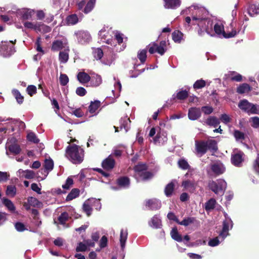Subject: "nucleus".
<instances>
[{
  "label": "nucleus",
  "instance_id": "obj_50",
  "mask_svg": "<svg viewBox=\"0 0 259 259\" xmlns=\"http://www.w3.org/2000/svg\"><path fill=\"white\" fill-rule=\"evenodd\" d=\"M206 85V82L202 79L196 80L193 84V88L195 90L200 89L204 88Z\"/></svg>",
  "mask_w": 259,
  "mask_h": 259
},
{
  "label": "nucleus",
  "instance_id": "obj_6",
  "mask_svg": "<svg viewBox=\"0 0 259 259\" xmlns=\"http://www.w3.org/2000/svg\"><path fill=\"white\" fill-rule=\"evenodd\" d=\"M214 30L217 34H222L224 37L227 38L234 37L237 34V31L235 29H233L232 31L229 33L225 32L223 25L218 23L214 25Z\"/></svg>",
  "mask_w": 259,
  "mask_h": 259
},
{
  "label": "nucleus",
  "instance_id": "obj_16",
  "mask_svg": "<svg viewBox=\"0 0 259 259\" xmlns=\"http://www.w3.org/2000/svg\"><path fill=\"white\" fill-rule=\"evenodd\" d=\"M164 7L165 9H176L181 4V0H164Z\"/></svg>",
  "mask_w": 259,
  "mask_h": 259
},
{
  "label": "nucleus",
  "instance_id": "obj_34",
  "mask_svg": "<svg viewBox=\"0 0 259 259\" xmlns=\"http://www.w3.org/2000/svg\"><path fill=\"white\" fill-rule=\"evenodd\" d=\"M248 14L251 16L259 13V4H251L248 9Z\"/></svg>",
  "mask_w": 259,
  "mask_h": 259
},
{
  "label": "nucleus",
  "instance_id": "obj_41",
  "mask_svg": "<svg viewBox=\"0 0 259 259\" xmlns=\"http://www.w3.org/2000/svg\"><path fill=\"white\" fill-rule=\"evenodd\" d=\"M52 30L51 27L44 24V23H40L37 24L36 31H38L44 33L50 32Z\"/></svg>",
  "mask_w": 259,
  "mask_h": 259
},
{
  "label": "nucleus",
  "instance_id": "obj_26",
  "mask_svg": "<svg viewBox=\"0 0 259 259\" xmlns=\"http://www.w3.org/2000/svg\"><path fill=\"white\" fill-rule=\"evenodd\" d=\"M207 145V150H210L213 153L216 152L218 150L217 142L214 140H209L206 141Z\"/></svg>",
  "mask_w": 259,
  "mask_h": 259
},
{
  "label": "nucleus",
  "instance_id": "obj_46",
  "mask_svg": "<svg viewBox=\"0 0 259 259\" xmlns=\"http://www.w3.org/2000/svg\"><path fill=\"white\" fill-rule=\"evenodd\" d=\"M137 57L140 60L142 64H144L147 59V50L143 49L139 51L138 53Z\"/></svg>",
  "mask_w": 259,
  "mask_h": 259
},
{
  "label": "nucleus",
  "instance_id": "obj_52",
  "mask_svg": "<svg viewBox=\"0 0 259 259\" xmlns=\"http://www.w3.org/2000/svg\"><path fill=\"white\" fill-rule=\"evenodd\" d=\"M68 220V214L66 212H64L61 214L58 218V221L60 224L64 225Z\"/></svg>",
  "mask_w": 259,
  "mask_h": 259
},
{
  "label": "nucleus",
  "instance_id": "obj_60",
  "mask_svg": "<svg viewBox=\"0 0 259 259\" xmlns=\"http://www.w3.org/2000/svg\"><path fill=\"white\" fill-rule=\"evenodd\" d=\"M87 250V246L86 244L82 242H79L78 243V245L76 248V251L77 252H82L85 251Z\"/></svg>",
  "mask_w": 259,
  "mask_h": 259
},
{
  "label": "nucleus",
  "instance_id": "obj_29",
  "mask_svg": "<svg viewBox=\"0 0 259 259\" xmlns=\"http://www.w3.org/2000/svg\"><path fill=\"white\" fill-rule=\"evenodd\" d=\"M170 235H171V238L174 240H175L178 242H179L182 241V240H183L182 236L178 232L177 227H174L172 229V230L170 232Z\"/></svg>",
  "mask_w": 259,
  "mask_h": 259
},
{
  "label": "nucleus",
  "instance_id": "obj_24",
  "mask_svg": "<svg viewBox=\"0 0 259 259\" xmlns=\"http://www.w3.org/2000/svg\"><path fill=\"white\" fill-rule=\"evenodd\" d=\"M175 185L173 181L170 182L166 185L164 189V193L167 197H169L171 196L175 189Z\"/></svg>",
  "mask_w": 259,
  "mask_h": 259
},
{
  "label": "nucleus",
  "instance_id": "obj_58",
  "mask_svg": "<svg viewBox=\"0 0 259 259\" xmlns=\"http://www.w3.org/2000/svg\"><path fill=\"white\" fill-rule=\"evenodd\" d=\"M73 184V179L70 177H68L66 181L65 184L62 185V188L64 189H69Z\"/></svg>",
  "mask_w": 259,
  "mask_h": 259
},
{
  "label": "nucleus",
  "instance_id": "obj_63",
  "mask_svg": "<svg viewBox=\"0 0 259 259\" xmlns=\"http://www.w3.org/2000/svg\"><path fill=\"white\" fill-rule=\"evenodd\" d=\"M9 177L10 175L7 172L0 171V183L6 182Z\"/></svg>",
  "mask_w": 259,
  "mask_h": 259
},
{
  "label": "nucleus",
  "instance_id": "obj_3",
  "mask_svg": "<svg viewBox=\"0 0 259 259\" xmlns=\"http://www.w3.org/2000/svg\"><path fill=\"white\" fill-rule=\"evenodd\" d=\"M166 42L165 40H162L159 44H157L155 42H152L147 46L148 52L150 54H153L157 53L160 55H163L166 51Z\"/></svg>",
  "mask_w": 259,
  "mask_h": 259
},
{
  "label": "nucleus",
  "instance_id": "obj_27",
  "mask_svg": "<svg viewBox=\"0 0 259 259\" xmlns=\"http://www.w3.org/2000/svg\"><path fill=\"white\" fill-rule=\"evenodd\" d=\"M127 237V232L126 230L121 229L120 233V243L122 249L125 247V242Z\"/></svg>",
  "mask_w": 259,
  "mask_h": 259
},
{
  "label": "nucleus",
  "instance_id": "obj_64",
  "mask_svg": "<svg viewBox=\"0 0 259 259\" xmlns=\"http://www.w3.org/2000/svg\"><path fill=\"white\" fill-rule=\"evenodd\" d=\"M76 94L80 97L84 96L86 95L87 92L83 87H78L76 90Z\"/></svg>",
  "mask_w": 259,
  "mask_h": 259
},
{
  "label": "nucleus",
  "instance_id": "obj_56",
  "mask_svg": "<svg viewBox=\"0 0 259 259\" xmlns=\"http://www.w3.org/2000/svg\"><path fill=\"white\" fill-rule=\"evenodd\" d=\"M23 173H25L24 177L27 179H33L35 177V173L33 170L27 169L25 170H22Z\"/></svg>",
  "mask_w": 259,
  "mask_h": 259
},
{
  "label": "nucleus",
  "instance_id": "obj_23",
  "mask_svg": "<svg viewBox=\"0 0 259 259\" xmlns=\"http://www.w3.org/2000/svg\"><path fill=\"white\" fill-rule=\"evenodd\" d=\"M2 201L3 204L8 208V209L12 212L15 211L16 207L11 200L4 197L2 198Z\"/></svg>",
  "mask_w": 259,
  "mask_h": 259
},
{
  "label": "nucleus",
  "instance_id": "obj_19",
  "mask_svg": "<svg viewBox=\"0 0 259 259\" xmlns=\"http://www.w3.org/2000/svg\"><path fill=\"white\" fill-rule=\"evenodd\" d=\"M77 78L78 80L82 84L89 82L91 79V76L84 72H79L77 74Z\"/></svg>",
  "mask_w": 259,
  "mask_h": 259
},
{
  "label": "nucleus",
  "instance_id": "obj_59",
  "mask_svg": "<svg viewBox=\"0 0 259 259\" xmlns=\"http://www.w3.org/2000/svg\"><path fill=\"white\" fill-rule=\"evenodd\" d=\"M201 112H202L206 115H209L213 112V108L210 106H202L200 109Z\"/></svg>",
  "mask_w": 259,
  "mask_h": 259
},
{
  "label": "nucleus",
  "instance_id": "obj_10",
  "mask_svg": "<svg viewBox=\"0 0 259 259\" xmlns=\"http://www.w3.org/2000/svg\"><path fill=\"white\" fill-rule=\"evenodd\" d=\"M115 165V161L113 158L112 155H109L102 162V167L104 169L107 171L111 170L114 167Z\"/></svg>",
  "mask_w": 259,
  "mask_h": 259
},
{
  "label": "nucleus",
  "instance_id": "obj_39",
  "mask_svg": "<svg viewBox=\"0 0 259 259\" xmlns=\"http://www.w3.org/2000/svg\"><path fill=\"white\" fill-rule=\"evenodd\" d=\"M250 91V87L247 84L244 83L240 85L237 89V92L239 94H243Z\"/></svg>",
  "mask_w": 259,
  "mask_h": 259
},
{
  "label": "nucleus",
  "instance_id": "obj_4",
  "mask_svg": "<svg viewBox=\"0 0 259 259\" xmlns=\"http://www.w3.org/2000/svg\"><path fill=\"white\" fill-rule=\"evenodd\" d=\"M208 186L210 190L215 194H219L220 193H224L227 186L226 182L222 179H219L217 182L214 181H209Z\"/></svg>",
  "mask_w": 259,
  "mask_h": 259
},
{
  "label": "nucleus",
  "instance_id": "obj_1",
  "mask_svg": "<svg viewBox=\"0 0 259 259\" xmlns=\"http://www.w3.org/2000/svg\"><path fill=\"white\" fill-rule=\"evenodd\" d=\"M66 157L74 164H80L84 158V151L79 146L72 144L66 149Z\"/></svg>",
  "mask_w": 259,
  "mask_h": 259
},
{
  "label": "nucleus",
  "instance_id": "obj_7",
  "mask_svg": "<svg viewBox=\"0 0 259 259\" xmlns=\"http://www.w3.org/2000/svg\"><path fill=\"white\" fill-rule=\"evenodd\" d=\"M244 153L241 151H239L236 153L232 154L231 158L232 163L235 166H240L241 163L244 161Z\"/></svg>",
  "mask_w": 259,
  "mask_h": 259
},
{
  "label": "nucleus",
  "instance_id": "obj_18",
  "mask_svg": "<svg viewBox=\"0 0 259 259\" xmlns=\"http://www.w3.org/2000/svg\"><path fill=\"white\" fill-rule=\"evenodd\" d=\"M148 169V166L146 163L139 162L137 165H135L133 167V170L135 172V177H137L139 174H141L144 170Z\"/></svg>",
  "mask_w": 259,
  "mask_h": 259
},
{
  "label": "nucleus",
  "instance_id": "obj_49",
  "mask_svg": "<svg viewBox=\"0 0 259 259\" xmlns=\"http://www.w3.org/2000/svg\"><path fill=\"white\" fill-rule=\"evenodd\" d=\"M63 47V42L61 40H57L53 42L51 49L53 51H59L62 49Z\"/></svg>",
  "mask_w": 259,
  "mask_h": 259
},
{
  "label": "nucleus",
  "instance_id": "obj_45",
  "mask_svg": "<svg viewBox=\"0 0 259 259\" xmlns=\"http://www.w3.org/2000/svg\"><path fill=\"white\" fill-rule=\"evenodd\" d=\"M91 83L93 87H98L102 83V78L100 75L93 76L91 79Z\"/></svg>",
  "mask_w": 259,
  "mask_h": 259
},
{
  "label": "nucleus",
  "instance_id": "obj_12",
  "mask_svg": "<svg viewBox=\"0 0 259 259\" xmlns=\"http://www.w3.org/2000/svg\"><path fill=\"white\" fill-rule=\"evenodd\" d=\"M201 111L200 108L191 107L189 109L188 116L189 119L195 120L200 117Z\"/></svg>",
  "mask_w": 259,
  "mask_h": 259
},
{
  "label": "nucleus",
  "instance_id": "obj_2",
  "mask_svg": "<svg viewBox=\"0 0 259 259\" xmlns=\"http://www.w3.org/2000/svg\"><path fill=\"white\" fill-rule=\"evenodd\" d=\"M238 107L248 115L259 114V105L250 103L246 99L239 102Z\"/></svg>",
  "mask_w": 259,
  "mask_h": 259
},
{
  "label": "nucleus",
  "instance_id": "obj_11",
  "mask_svg": "<svg viewBox=\"0 0 259 259\" xmlns=\"http://www.w3.org/2000/svg\"><path fill=\"white\" fill-rule=\"evenodd\" d=\"M231 225V228L233 226V222L230 219H227L223 221V228L221 231L219 236L224 239L229 235V226Z\"/></svg>",
  "mask_w": 259,
  "mask_h": 259
},
{
  "label": "nucleus",
  "instance_id": "obj_28",
  "mask_svg": "<svg viewBox=\"0 0 259 259\" xmlns=\"http://www.w3.org/2000/svg\"><path fill=\"white\" fill-rule=\"evenodd\" d=\"M80 191L77 188H73L68 194L66 198V201H69L76 198L79 196Z\"/></svg>",
  "mask_w": 259,
  "mask_h": 259
},
{
  "label": "nucleus",
  "instance_id": "obj_20",
  "mask_svg": "<svg viewBox=\"0 0 259 259\" xmlns=\"http://www.w3.org/2000/svg\"><path fill=\"white\" fill-rule=\"evenodd\" d=\"M154 176L153 174L149 171L144 170L141 174H139L137 177H135L136 178H139L142 181H147L150 179H151Z\"/></svg>",
  "mask_w": 259,
  "mask_h": 259
},
{
  "label": "nucleus",
  "instance_id": "obj_47",
  "mask_svg": "<svg viewBox=\"0 0 259 259\" xmlns=\"http://www.w3.org/2000/svg\"><path fill=\"white\" fill-rule=\"evenodd\" d=\"M233 136L236 141H242L245 138L244 133L238 130H234V133H233Z\"/></svg>",
  "mask_w": 259,
  "mask_h": 259
},
{
  "label": "nucleus",
  "instance_id": "obj_5",
  "mask_svg": "<svg viewBox=\"0 0 259 259\" xmlns=\"http://www.w3.org/2000/svg\"><path fill=\"white\" fill-rule=\"evenodd\" d=\"M96 0H81L76 4L77 8L85 14L90 13L94 8Z\"/></svg>",
  "mask_w": 259,
  "mask_h": 259
},
{
  "label": "nucleus",
  "instance_id": "obj_42",
  "mask_svg": "<svg viewBox=\"0 0 259 259\" xmlns=\"http://www.w3.org/2000/svg\"><path fill=\"white\" fill-rule=\"evenodd\" d=\"M13 95L15 97L18 104H21L24 101V97L21 95L20 92L17 89L12 90Z\"/></svg>",
  "mask_w": 259,
  "mask_h": 259
},
{
  "label": "nucleus",
  "instance_id": "obj_38",
  "mask_svg": "<svg viewBox=\"0 0 259 259\" xmlns=\"http://www.w3.org/2000/svg\"><path fill=\"white\" fill-rule=\"evenodd\" d=\"M82 209L83 212H84L86 213L88 217L91 215L93 211V208L90 205L89 200L85 201L83 203L82 205Z\"/></svg>",
  "mask_w": 259,
  "mask_h": 259
},
{
  "label": "nucleus",
  "instance_id": "obj_30",
  "mask_svg": "<svg viewBox=\"0 0 259 259\" xmlns=\"http://www.w3.org/2000/svg\"><path fill=\"white\" fill-rule=\"evenodd\" d=\"M197 222V220L195 217H187L183 219L181 222H179V224L187 227L191 224H194Z\"/></svg>",
  "mask_w": 259,
  "mask_h": 259
},
{
  "label": "nucleus",
  "instance_id": "obj_14",
  "mask_svg": "<svg viewBox=\"0 0 259 259\" xmlns=\"http://www.w3.org/2000/svg\"><path fill=\"white\" fill-rule=\"evenodd\" d=\"M195 146L197 152L201 155H204L207 151V145L206 141H196Z\"/></svg>",
  "mask_w": 259,
  "mask_h": 259
},
{
  "label": "nucleus",
  "instance_id": "obj_15",
  "mask_svg": "<svg viewBox=\"0 0 259 259\" xmlns=\"http://www.w3.org/2000/svg\"><path fill=\"white\" fill-rule=\"evenodd\" d=\"M182 187H183L185 190L193 193L195 190L196 184L194 181L187 180L182 182Z\"/></svg>",
  "mask_w": 259,
  "mask_h": 259
},
{
  "label": "nucleus",
  "instance_id": "obj_22",
  "mask_svg": "<svg viewBox=\"0 0 259 259\" xmlns=\"http://www.w3.org/2000/svg\"><path fill=\"white\" fill-rule=\"evenodd\" d=\"M207 125L216 127L220 123V120L215 116H209L205 121Z\"/></svg>",
  "mask_w": 259,
  "mask_h": 259
},
{
  "label": "nucleus",
  "instance_id": "obj_44",
  "mask_svg": "<svg viewBox=\"0 0 259 259\" xmlns=\"http://www.w3.org/2000/svg\"><path fill=\"white\" fill-rule=\"evenodd\" d=\"M68 107L71 110V113L77 117H81L83 116L84 113L80 108L74 109L71 107L69 103L68 104Z\"/></svg>",
  "mask_w": 259,
  "mask_h": 259
},
{
  "label": "nucleus",
  "instance_id": "obj_13",
  "mask_svg": "<svg viewBox=\"0 0 259 259\" xmlns=\"http://www.w3.org/2000/svg\"><path fill=\"white\" fill-rule=\"evenodd\" d=\"M116 182L119 187L124 189L129 188L131 183L130 178L126 176L119 177Z\"/></svg>",
  "mask_w": 259,
  "mask_h": 259
},
{
  "label": "nucleus",
  "instance_id": "obj_33",
  "mask_svg": "<svg viewBox=\"0 0 259 259\" xmlns=\"http://www.w3.org/2000/svg\"><path fill=\"white\" fill-rule=\"evenodd\" d=\"M150 225L156 229L159 228L161 226V221L156 215H154L149 223Z\"/></svg>",
  "mask_w": 259,
  "mask_h": 259
},
{
  "label": "nucleus",
  "instance_id": "obj_48",
  "mask_svg": "<svg viewBox=\"0 0 259 259\" xmlns=\"http://www.w3.org/2000/svg\"><path fill=\"white\" fill-rule=\"evenodd\" d=\"M44 166L47 170L51 171L54 167L53 160L51 158L46 159L44 162Z\"/></svg>",
  "mask_w": 259,
  "mask_h": 259
},
{
  "label": "nucleus",
  "instance_id": "obj_51",
  "mask_svg": "<svg viewBox=\"0 0 259 259\" xmlns=\"http://www.w3.org/2000/svg\"><path fill=\"white\" fill-rule=\"evenodd\" d=\"M27 139L28 141L37 144L39 142V140L36 137L35 134L33 132H30L27 135Z\"/></svg>",
  "mask_w": 259,
  "mask_h": 259
},
{
  "label": "nucleus",
  "instance_id": "obj_31",
  "mask_svg": "<svg viewBox=\"0 0 259 259\" xmlns=\"http://www.w3.org/2000/svg\"><path fill=\"white\" fill-rule=\"evenodd\" d=\"M68 52V49L67 50H65L63 51L60 52L59 59L61 63H65L68 61L69 59Z\"/></svg>",
  "mask_w": 259,
  "mask_h": 259
},
{
  "label": "nucleus",
  "instance_id": "obj_9",
  "mask_svg": "<svg viewBox=\"0 0 259 259\" xmlns=\"http://www.w3.org/2000/svg\"><path fill=\"white\" fill-rule=\"evenodd\" d=\"M145 206L150 210H158L161 206V201L157 199L153 198L147 200Z\"/></svg>",
  "mask_w": 259,
  "mask_h": 259
},
{
  "label": "nucleus",
  "instance_id": "obj_25",
  "mask_svg": "<svg viewBox=\"0 0 259 259\" xmlns=\"http://www.w3.org/2000/svg\"><path fill=\"white\" fill-rule=\"evenodd\" d=\"M66 24L68 25H74L78 22V18L76 14H71L66 18Z\"/></svg>",
  "mask_w": 259,
  "mask_h": 259
},
{
  "label": "nucleus",
  "instance_id": "obj_43",
  "mask_svg": "<svg viewBox=\"0 0 259 259\" xmlns=\"http://www.w3.org/2000/svg\"><path fill=\"white\" fill-rule=\"evenodd\" d=\"M216 200L211 198L205 203V209L206 211L213 209L216 204Z\"/></svg>",
  "mask_w": 259,
  "mask_h": 259
},
{
  "label": "nucleus",
  "instance_id": "obj_37",
  "mask_svg": "<svg viewBox=\"0 0 259 259\" xmlns=\"http://www.w3.org/2000/svg\"><path fill=\"white\" fill-rule=\"evenodd\" d=\"M8 149L11 153L15 155L19 154L21 151V149L20 146L16 144L10 145L8 146Z\"/></svg>",
  "mask_w": 259,
  "mask_h": 259
},
{
  "label": "nucleus",
  "instance_id": "obj_40",
  "mask_svg": "<svg viewBox=\"0 0 259 259\" xmlns=\"http://www.w3.org/2000/svg\"><path fill=\"white\" fill-rule=\"evenodd\" d=\"M178 165L179 168L183 170L189 169L190 168V165L187 161L184 158H181L178 161Z\"/></svg>",
  "mask_w": 259,
  "mask_h": 259
},
{
  "label": "nucleus",
  "instance_id": "obj_53",
  "mask_svg": "<svg viewBox=\"0 0 259 259\" xmlns=\"http://www.w3.org/2000/svg\"><path fill=\"white\" fill-rule=\"evenodd\" d=\"M60 83L62 86L66 85L69 82V78L65 74H61L59 77Z\"/></svg>",
  "mask_w": 259,
  "mask_h": 259
},
{
  "label": "nucleus",
  "instance_id": "obj_35",
  "mask_svg": "<svg viewBox=\"0 0 259 259\" xmlns=\"http://www.w3.org/2000/svg\"><path fill=\"white\" fill-rule=\"evenodd\" d=\"M183 36V34L179 30H175L172 33V37L175 42L180 43Z\"/></svg>",
  "mask_w": 259,
  "mask_h": 259
},
{
  "label": "nucleus",
  "instance_id": "obj_55",
  "mask_svg": "<svg viewBox=\"0 0 259 259\" xmlns=\"http://www.w3.org/2000/svg\"><path fill=\"white\" fill-rule=\"evenodd\" d=\"M94 56L97 60L101 59L103 56V50L101 48H97L93 52Z\"/></svg>",
  "mask_w": 259,
  "mask_h": 259
},
{
  "label": "nucleus",
  "instance_id": "obj_8",
  "mask_svg": "<svg viewBox=\"0 0 259 259\" xmlns=\"http://www.w3.org/2000/svg\"><path fill=\"white\" fill-rule=\"evenodd\" d=\"M3 44L1 46V51H3L4 55L6 57L10 56L15 52L14 45L9 44L8 41H2Z\"/></svg>",
  "mask_w": 259,
  "mask_h": 259
},
{
  "label": "nucleus",
  "instance_id": "obj_21",
  "mask_svg": "<svg viewBox=\"0 0 259 259\" xmlns=\"http://www.w3.org/2000/svg\"><path fill=\"white\" fill-rule=\"evenodd\" d=\"M188 96L189 93L187 90H181L177 93L176 96L173 95L172 97L174 99H177L179 100H184L188 97Z\"/></svg>",
  "mask_w": 259,
  "mask_h": 259
},
{
  "label": "nucleus",
  "instance_id": "obj_17",
  "mask_svg": "<svg viewBox=\"0 0 259 259\" xmlns=\"http://www.w3.org/2000/svg\"><path fill=\"white\" fill-rule=\"evenodd\" d=\"M210 168L212 171L217 176L223 174L225 170V167L221 163L212 164Z\"/></svg>",
  "mask_w": 259,
  "mask_h": 259
},
{
  "label": "nucleus",
  "instance_id": "obj_62",
  "mask_svg": "<svg viewBox=\"0 0 259 259\" xmlns=\"http://www.w3.org/2000/svg\"><path fill=\"white\" fill-rule=\"evenodd\" d=\"M36 46V50L37 52H40L42 54H44L45 52L42 50V48L41 47V38L38 37L36 39V41L35 42Z\"/></svg>",
  "mask_w": 259,
  "mask_h": 259
},
{
  "label": "nucleus",
  "instance_id": "obj_36",
  "mask_svg": "<svg viewBox=\"0 0 259 259\" xmlns=\"http://www.w3.org/2000/svg\"><path fill=\"white\" fill-rule=\"evenodd\" d=\"M17 192V188L15 186L13 185H8L7 187V189L6 191V194L10 197H14Z\"/></svg>",
  "mask_w": 259,
  "mask_h": 259
},
{
  "label": "nucleus",
  "instance_id": "obj_57",
  "mask_svg": "<svg viewBox=\"0 0 259 259\" xmlns=\"http://www.w3.org/2000/svg\"><path fill=\"white\" fill-rule=\"evenodd\" d=\"M15 227L16 230L18 232H23L27 230L24 224L21 222H16L15 224Z\"/></svg>",
  "mask_w": 259,
  "mask_h": 259
},
{
  "label": "nucleus",
  "instance_id": "obj_61",
  "mask_svg": "<svg viewBox=\"0 0 259 259\" xmlns=\"http://www.w3.org/2000/svg\"><path fill=\"white\" fill-rule=\"evenodd\" d=\"M250 120L252 121L251 126L253 128H259V117L254 116L250 118Z\"/></svg>",
  "mask_w": 259,
  "mask_h": 259
},
{
  "label": "nucleus",
  "instance_id": "obj_54",
  "mask_svg": "<svg viewBox=\"0 0 259 259\" xmlns=\"http://www.w3.org/2000/svg\"><path fill=\"white\" fill-rule=\"evenodd\" d=\"M37 89L34 85H29L26 88L27 94L31 97L36 93Z\"/></svg>",
  "mask_w": 259,
  "mask_h": 259
},
{
  "label": "nucleus",
  "instance_id": "obj_32",
  "mask_svg": "<svg viewBox=\"0 0 259 259\" xmlns=\"http://www.w3.org/2000/svg\"><path fill=\"white\" fill-rule=\"evenodd\" d=\"M101 106V102L99 100H95V101H92L90 106H89V111L91 113H95L96 110Z\"/></svg>",
  "mask_w": 259,
  "mask_h": 259
}]
</instances>
